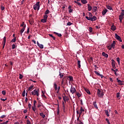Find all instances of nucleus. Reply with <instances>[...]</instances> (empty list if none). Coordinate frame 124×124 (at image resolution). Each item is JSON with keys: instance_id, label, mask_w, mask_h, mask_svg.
I'll return each instance as SVG.
<instances>
[{"instance_id": "1", "label": "nucleus", "mask_w": 124, "mask_h": 124, "mask_svg": "<svg viewBox=\"0 0 124 124\" xmlns=\"http://www.w3.org/2000/svg\"><path fill=\"white\" fill-rule=\"evenodd\" d=\"M31 95H36V96H39V89H35L31 93H30Z\"/></svg>"}, {"instance_id": "2", "label": "nucleus", "mask_w": 124, "mask_h": 124, "mask_svg": "<svg viewBox=\"0 0 124 124\" xmlns=\"http://www.w3.org/2000/svg\"><path fill=\"white\" fill-rule=\"evenodd\" d=\"M85 18L88 21H92V22H93V21H96V19H97L96 16H93L92 17H89V16H86Z\"/></svg>"}, {"instance_id": "3", "label": "nucleus", "mask_w": 124, "mask_h": 124, "mask_svg": "<svg viewBox=\"0 0 124 124\" xmlns=\"http://www.w3.org/2000/svg\"><path fill=\"white\" fill-rule=\"evenodd\" d=\"M39 3H40V2H37L33 6V9L34 10H39V8H40V5H39Z\"/></svg>"}, {"instance_id": "4", "label": "nucleus", "mask_w": 124, "mask_h": 124, "mask_svg": "<svg viewBox=\"0 0 124 124\" xmlns=\"http://www.w3.org/2000/svg\"><path fill=\"white\" fill-rule=\"evenodd\" d=\"M97 95L99 97H103V95H104V93H103V92L100 91V90L98 89L97 90Z\"/></svg>"}, {"instance_id": "5", "label": "nucleus", "mask_w": 124, "mask_h": 124, "mask_svg": "<svg viewBox=\"0 0 124 124\" xmlns=\"http://www.w3.org/2000/svg\"><path fill=\"white\" fill-rule=\"evenodd\" d=\"M115 37L116 39H117L120 42H123V40H122V38H121V37L120 36L118 35V34H117V33L115 34Z\"/></svg>"}, {"instance_id": "6", "label": "nucleus", "mask_w": 124, "mask_h": 124, "mask_svg": "<svg viewBox=\"0 0 124 124\" xmlns=\"http://www.w3.org/2000/svg\"><path fill=\"white\" fill-rule=\"evenodd\" d=\"M116 80L120 86H123V85L124 86V81H122V80L119 79L118 78H117Z\"/></svg>"}, {"instance_id": "7", "label": "nucleus", "mask_w": 124, "mask_h": 124, "mask_svg": "<svg viewBox=\"0 0 124 124\" xmlns=\"http://www.w3.org/2000/svg\"><path fill=\"white\" fill-rule=\"evenodd\" d=\"M84 112V109H81L79 111L78 110H77V114H79V117H78V118H79V117H80V115H81V113Z\"/></svg>"}, {"instance_id": "8", "label": "nucleus", "mask_w": 124, "mask_h": 124, "mask_svg": "<svg viewBox=\"0 0 124 124\" xmlns=\"http://www.w3.org/2000/svg\"><path fill=\"white\" fill-rule=\"evenodd\" d=\"M70 92L73 94V93H76V89L74 87H71L70 89Z\"/></svg>"}, {"instance_id": "9", "label": "nucleus", "mask_w": 124, "mask_h": 124, "mask_svg": "<svg viewBox=\"0 0 124 124\" xmlns=\"http://www.w3.org/2000/svg\"><path fill=\"white\" fill-rule=\"evenodd\" d=\"M111 65L112 66V68L114 69L116 68V63H115V60H111Z\"/></svg>"}, {"instance_id": "10", "label": "nucleus", "mask_w": 124, "mask_h": 124, "mask_svg": "<svg viewBox=\"0 0 124 124\" xmlns=\"http://www.w3.org/2000/svg\"><path fill=\"white\" fill-rule=\"evenodd\" d=\"M26 29V25H25L23 28L20 30V33L21 34V36H22V35H23V33L24 32V31H25V30Z\"/></svg>"}, {"instance_id": "11", "label": "nucleus", "mask_w": 124, "mask_h": 124, "mask_svg": "<svg viewBox=\"0 0 124 124\" xmlns=\"http://www.w3.org/2000/svg\"><path fill=\"white\" fill-rule=\"evenodd\" d=\"M94 73H95V74H96V75H97L98 76H100V77H101V78L102 79V78H103V75H101L100 74H99V73H98L97 71H94Z\"/></svg>"}, {"instance_id": "12", "label": "nucleus", "mask_w": 124, "mask_h": 124, "mask_svg": "<svg viewBox=\"0 0 124 124\" xmlns=\"http://www.w3.org/2000/svg\"><path fill=\"white\" fill-rule=\"evenodd\" d=\"M37 44L38 47H39V48H40L41 49H43V48H44L43 45L39 44L38 41L37 42Z\"/></svg>"}, {"instance_id": "13", "label": "nucleus", "mask_w": 124, "mask_h": 124, "mask_svg": "<svg viewBox=\"0 0 124 124\" xmlns=\"http://www.w3.org/2000/svg\"><path fill=\"white\" fill-rule=\"evenodd\" d=\"M119 19L120 20V23H122L123 19H124V16L120 15L119 16Z\"/></svg>"}, {"instance_id": "14", "label": "nucleus", "mask_w": 124, "mask_h": 124, "mask_svg": "<svg viewBox=\"0 0 124 124\" xmlns=\"http://www.w3.org/2000/svg\"><path fill=\"white\" fill-rule=\"evenodd\" d=\"M115 45H116V41H113V43H112L111 45H110V46H111V47L113 49H115Z\"/></svg>"}, {"instance_id": "15", "label": "nucleus", "mask_w": 124, "mask_h": 124, "mask_svg": "<svg viewBox=\"0 0 124 124\" xmlns=\"http://www.w3.org/2000/svg\"><path fill=\"white\" fill-rule=\"evenodd\" d=\"M107 11H108V10H107V9H105L104 10H103L102 11V14L103 16H104V15H105V14H106V13H107Z\"/></svg>"}, {"instance_id": "16", "label": "nucleus", "mask_w": 124, "mask_h": 124, "mask_svg": "<svg viewBox=\"0 0 124 124\" xmlns=\"http://www.w3.org/2000/svg\"><path fill=\"white\" fill-rule=\"evenodd\" d=\"M36 101L34 100L33 103V106L32 107V109H35L36 108Z\"/></svg>"}, {"instance_id": "17", "label": "nucleus", "mask_w": 124, "mask_h": 124, "mask_svg": "<svg viewBox=\"0 0 124 124\" xmlns=\"http://www.w3.org/2000/svg\"><path fill=\"white\" fill-rule=\"evenodd\" d=\"M70 82H73V77L72 76H68V78Z\"/></svg>"}, {"instance_id": "18", "label": "nucleus", "mask_w": 124, "mask_h": 124, "mask_svg": "<svg viewBox=\"0 0 124 124\" xmlns=\"http://www.w3.org/2000/svg\"><path fill=\"white\" fill-rule=\"evenodd\" d=\"M78 68H81V61L80 60L78 61Z\"/></svg>"}, {"instance_id": "19", "label": "nucleus", "mask_w": 124, "mask_h": 124, "mask_svg": "<svg viewBox=\"0 0 124 124\" xmlns=\"http://www.w3.org/2000/svg\"><path fill=\"white\" fill-rule=\"evenodd\" d=\"M87 6H88V11H91V10H92L93 7H92V6H91L90 5V4H88Z\"/></svg>"}, {"instance_id": "20", "label": "nucleus", "mask_w": 124, "mask_h": 124, "mask_svg": "<svg viewBox=\"0 0 124 124\" xmlns=\"http://www.w3.org/2000/svg\"><path fill=\"white\" fill-rule=\"evenodd\" d=\"M102 56L105 57V58H108V54H106L105 52H103L102 53Z\"/></svg>"}, {"instance_id": "21", "label": "nucleus", "mask_w": 124, "mask_h": 124, "mask_svg": "<svg viewBox=\"0 0 124 124\" xmlns=\"http://www.w3.org/2000/svg\"><path fill=\"white\" fill-rule=\"evenodd\" d=\"M42 104H41V103H38V104L37 105V108H42L41 107H42Z\"/></svg>"}, {"instance_id": "22", "label": "nucleus", "mask_w": 124, "mask_h": 124, "mask_svg": "<svg viewBox=\"0 0 124 124\" xmlns=\"http://www.w3.org/2000/svg\"><path fill=\"white\" fill-rule=\"evenodd\" d=\"M105 114H106L107 117L109 116V111L108 110H105Z\"/></svg>"}, {"instance_id": "23", "label": "nucleus", "mask_w": 124, "mask_h": 124, "mask_svg": "<svg viewBox=\"0 0 124 124\" xmlns=\"http://www.w3.org/2000/svg\"><path fill=\"white\" fill-rule=\"evenodd\" d=\"M66 78H67V79H68V76H64V77H63V78L62 79V84H63V82H64V79H66Z\"/></svg>"}, {"instance_id": "24", "label": "nucleus", "mask_w": 124, "mask_h": 124, "mask_svg": "<svg viewBox=\"0 0 124 124\" xmlns=\"http://www.w3.org/2000/svg\"><path fill=\"white\" fill-rule=\"evenodd\" d=\"M111 31H116V26H114V25H112L111 27Z\"/></svg>"}, {"instance_id": "25", "label": "nucleus", "mask_w": 124, "mask_h": 124, "mask_svg": "<svg viewBox=\"0 0 124 124\" xmlns=\"http://www.w3.org/2000/svg\"><path fill=\"white\" fill-rule=\"evenodd\" d=\"M81 1L83 4H86V3H88V1H87V0H81Z\"/></svg>"}, {"instance_id": "26", "label": "nucleus", "mask_w": 124, "mask_h": 124, "mask_svg": "<svg viewBox=\"0 0 124 124\" xmlns=\"http://www.w3.org/2000/svg\"><path fill=\"white\" fill-rule=\"evenodd\" d=\"M84 90L87 93H88V94H91V92H90L89 90L87 89V88H85Z\"/></svg>"}, {"instance_id": "27", "label": "nucleus", "mask_w": 124, "mask_h": 124, "mask_svg": "<svg viewBox=\"0 0 124 124\" xmlns=\"http://www.w3.org/2000/svg\"><path fill=\"white\" fill-rule=\"evenodd\" d=\"M54 33L55 34H56V35H57L59 37H61L62 36V34L57 33V32H54Z\"/></svg>"}, {"instance_id": "28", "label": "nucleus", "mask_w": 124, "mask_h": 124, "mask_svg": "<svg viewBox=\"0 0 124 124\" xmlns=\"http://www.w3.org/2000/svg\"><path fill=\"white\" fill-rule=\"evenodd\" d=\"M6 42V37H4L3 39V43H4V45H5Z\"/></svg>"}, {"instance_id": "29", "label": "nucleus", "mask_w": 124, "mask_h": 124, "mask_svg": "<svg viewBox=\"0 0 124 124\" xmlns=\"http://www.w3.org/2000/svg\"><path fill=\"white\" fill-rule=\"evenodd\" d=\"M88 18H92L93 17V14L91 12L88 13Z\"/></svg>"}, {"instance_id": "30", "label": "nucleus", "mask_w": 124, "mask_h": 124, "mask_svg": "<svg viewBox=\"0 0 124 124\" xmlns=\"http://www.w3.org/2000/svg\"><path fill=\"white\" fill-rule=\"evenodd\" d=\"M79 118L78 117V124H83V122H81V121L79 120Z\"/></svg>"}, {"instance_id": "31", "label": "nucleus", "mask_w": 124, "mask_h": 124, "mask_svg": "<svg viewBox=\"0 0 124 124\" xmlns=\"http://www.w3.org/2000/svg\"><path fill=\"white\" fill-rule=\"evenodd\" d=\"M59 76H60V78H62L63 77V73H62L61 72H59Z\"/></svg>"}, {"instance_id": "32", "label": "nucleus", "mask_w": 124, "mask_h": 124, "mask_svg": "<svg viewBox=\"0 0 124 124\" xmlns=\"http://www.w3.org/2000/svg\"><path fill=\"white\" fill-rule=\"evenodd\" d=\"M54 87L55 91H57V90H58V86L57 85V84H56V83L54 84Z\"/></svg>"}, {"instance_id": "33", "label": "nucleus", "mask_w": 124, "mask_h": 124, "mask_svg": "<svg viewBox=\"0 0 124 124\" xmlns=\"http://www.w3.org/2000/svg\"><path fill=\"white\" fill-rule=\"evenodd\" d=\"M93 106L95 108H96V109H98V108L97 107V105H96V102H93Z\"/></svg>"}, {"instance_id": "34", "label": "nucleus", "mask_w": 124, "mask_h": 124, "mask_svg": "<svg viewBox=\"0 0 124 124\" xmlns=\"http://www.w3.org/2000/svg\"><path fill=\"white\" fill-rule=\"evenodd\" d=\"M40 116L42 117L43 118H45V115L44 114V113L43 112L40 113Z\"/></svg>"}, {"instance_id": "35", "label": "nucleus", "mask_w": 124, "mask_h": 124, "mask_svg": "<svg viewBox=\"0 0 124 124\" xmlns=\"http://www.w3.org/2000/svg\"><path fill=\"white\" fill-rule=\"evenodd\" d=\"M42 23H46L47 22V19H45V18H43L41 19Z\"/></svg>"}, {"instance_id": "36", "label": "nucleus", "mask_w": 124, "mask_h": 124, "mask_svg": "<svg viewBox=\"0 0 124 124\" xmlns=\"http://www.w3.org/2000/svg\"><path fill=\"white\" fill-rule=\"evenodd\" d=\"M107 8L109 10H112V7L109 6V5H107Z\"/></svg>"}, {"instance_id": "37", "label": "nucleus", "mask_w": 124, "mask_h": 124, "mask_svg": "<svg viewBox=\"0 0 124 124\" xmlns=\"http://www.w3.org/2000/svg\"><path fill=\"white\" fill-rule=\"evenodd\" d=\"M16 42V37H15L14 39H13L11 42Z\"/></svg>"}, {"instance_id": "38", "label": "nucleus", "mask_w": 124, "mask_h": 124, "mask_svg": "<svg viewBox=\"0 0 124 124\" xmlns=\"http://www.w3.org/2000/svg\"><path fill=\"white\" fill-rule=\"evenodd\" d=\"M93 9L94 12H96V10H97V7H93Z\"/></svg>"}, {"instance_id": "39", "label": "nucleus", "mask_w": 124, "mask_h": 124, "mask_svg": "<svg viewBox=\"0 0 124 124\" xmlns=\"http://www.w3.org/2000/svg\"><path fill=\"white\" fill-rule=\"evenodd\" d=\"M117 62L119 65H120V58L118 57L116 58Z\"/></svg>"}, {"instance_id": "40", "label": "nucleus", "mask_w": 124, "mask_h": 124, "mask_svg": "<svg viewBox=\"0 0 124 124\" xmlns=\"http://www.w3.org/2000/svg\"><path fill=\"white\" fill-rule=\"evenodd\" d=\"M48 18V16H47V15H45L44 16V19L47 20Z\"/></svg>"}, {"instance_id": "41", "label": "nucleus", "mask_w": 124, "mask_h": 124, "mask_svg": "<svg viewBox=\"0 0 124 124\" xmlns=\"http://www.w3.org/2000/svg\"><path fill=\"white\" fill-rule=\"evenodd\" d=\"M2 94L3 95H5L6 94V92L5 91L3 90L2 91Z\"/></svg>"}, {"instance_id": "42", "label": "nucleus", "mask_w": 124, "mask_h": 124, "mask_svg": "<svg viewBox=\"0 0 124 124\" xmlns=\"http://www.w3.org/2000/svg\"><path fill=\"white\" fill-rule=\"evenodd\" d=\"M26 95V90L23 91L22 92V96H25Z\"/></svg>"}, {"instance_id": "43", "label": "nucleus", "mask_w": 124, "mask_h": 124, "mask_svg": "<svg viewBox=\"0 0 124 124\" xmlns=\"http://www.w3.org/2000/svg\"><path fill=\"white\" fill-rule=\"evenodd\" d=\"M33 88V85H31L28 88V91H30Z\"/></svg>"}, {"instance_id": "44", "label": "nucleus", "mask_w": 124, "mask_h": 124, "mask_svg": "<svg viewBox=\"0 0 124 124\" xmlns=\"http://www.w3.org/2000/svg\"><path fill=\"white\" fill-rule=\"evenodd\" d=\"M49 12V10H46L45 13V15H47V14H48Z\"/></svg>"}, {"instance_id": "45", "label": "nucleus", "mask_w": 124, "mask_h": 124, "mask_svg": "<svg viewBox=\"0 0 124 124\" xmlns=\"http://www.w3.org/2000/svg\"><path fill=\"white\" fill-rule=\"evenodd\" d=\"M78 97H80V96H81V94H80V93H76Z\"/></svg>"}, {"instance_id": "46", "label": "nucleus", "mask_w": 124, "mask_h": 124, "mask_svg": "<svg viewBox=\"0 0 124 124\" xmlns=\"http://www.w3.org/2000/svg\"><path fill=\"white\" fill-rule=\"evenodd\" d=\"M120 15H121L122 16H124V10H122V13Z\"/></svg>"}, {"instance_id": "47", "label": "nucleus", "mask_w": 124, "mask_h": 124, "mask_svg": "<svg viewBox=\"0 0 124 124\" xmlns=\"http://www.w3.org/2000/svg\"><path fill=\"white\" fill-rule=\"evenodd\" d=\"M116 97L117 98H119L120 97V93H117L116 94Z\"/></svg>"}, {"instance_id": "48", "label": "nucleus", "mask_w": 124, "mask_h": 124, "mask_svg": "<svg viewBox=\"0 0 124 124\" xmlns=\"http://www.w3.org/2000/svg\"><path fill=\"white\" fill-rule=\"evenodd\" d=\"M42 93H43V94L42 95V97H44V98H46V96H45V93H43V92Z\"/></svg>"}, {"instance_id": "49", "label": "nucleus", "mask_w": 124, "mask_h": 124, "mask_svg": "<svg viewBox=\"0 0 124 124\" xmlns=\"http://www.w3.org/2000/svg\"><path fill=\"white\" fill-rule=\"evenodd\" d=\"M63 99L64 101H65V102L66 101V100H67V97H63Z\"/></svg>"}, {"instance_id": "50", "label": "nucleus", "mask_w": 124, "mask_h": 124, "mask_svg": "<svg viewBox=\"0 0 124 124\" xmlns=\"http://www.w3.org/2000/svg\"><path fill=\"white\" fill-rule=\"evenodd\" d=\"M89 31H90L91 32H93V28L89 27Z\"/></svg>"}, {"instance_id": "51", "label": "nucleus", "mask_w": 124, "mask_h": 124, "mask_svg": "<svg viewBox=\"0 0 124 124\" xmlns=\"http://www.w3.org/2000/svg\"><path fill=\"white\" fill-rule=\"evenodd\" d=\"M112 46H108V50H111L112 49Z\"/></svg>"}, {"instance_id": "52", "label": "nucleus", "mask_w": 124, "mask_h": 124, "mask_svg": "<svg viewBox=\"0 0 124 124\" xmlns=\"http://www.w3.org/2000/svg\"><path fill=\"white\" fill-rule=\"evenodd\" d=\"M106 121H107V124H110V123H109V120L108 119H106Z\"/></svg>"}, {"instance_id": "53", "label": "nucleus", "mask_w": 124, "mask_h": 124, "mask_svg": "<svg viewBox=\"0 0 124 124\" xmlns=\"http://www.w3.org/2000/svg\"><path fill=\"white\" fill-rule=\"evenodd\" d=\"M71 25H72V23L70 22H68L67 24V26H71Z\"/></svg>"}, {"instance_id": "54", "label": "nucleus", "mask_w": 124, "mask_h": 124, "mask_svg": "<svg viewBox=\"0 0 124 124\" xmlns=\"http://www.w3.org/2000/svg\"><path fill=\"white\" fill-rule=\"evenodd\" d=\"M23 78V75H22L21 74H19V79H22Z\"/></svg>"}, {"instance_id": "55", "label": "nucleus", "mask_w": 124, "mask_h": 124, "mask_svg": "<svg viewBox=\"0 0 124 124\" xmlns=\"http://www.w3.org/2000/svg\"><path fill=\"white\" fill-rule=\"evenodd\" d=\"M15 47H16L15 44H13L12 49H14Z\"/></svg>"}, {"instance_id": "56", "label": "nucleus", "mask_w": 124, "mask_h": 124, "mask_svg": "<svg viewBox=\"0 0 124 124\" xmlns=\"http://www.w3.org/2000/svg\"><path fill=\"white\" fill-rule=\"evenodd\" d=\"M59 113H60V109H57V115H59Z\"/></svg>"}, {"instance_id": "57", "label": "nucleus", "mask_w": 124, "mask_h": 124, "mask_svg": "<svg viewBox=\"0 0 124 124\" xmlns=\"http://www.w3.org/2000/svg\"><path fill=\"white\" fill-rule=\"evenodd\" d=\"M30 32V27H28L27 29V33H29Z\"/></svg>"}, {"instance_id": "58", "label": "nucleus", "mask_w": 124, "mask_h": 124, "mask_svg": "<svg viewBox=\"0 0 124 124\" xmlns=\"http://www.w3.org/2000/svg\"><path fill=\"white\" fill-rule=\"evenodd\" d=\"M72 11H73V9H70L69 10V13H71V12H72Z\"/></svg>"}, {"instance_id": "59", "label": "nucleus", "mask_w": 124, "mask_h": 124, "mask_svg": "<svg viewBox=\"0 0 124 124\" xmlns=\"http://www.w3.org/2000/svg\"><path fill=\"white\" fill-rule=\"evenodd\" d=\"M26 122L27 124H31V122L29 121V120H27Z\"/></svg>"}, {"instance_id": "60", "label": "nucleus", "mask_w": 124, "mask_h": 124, "mask_svg": "<svg viewBox=\"0 0 124 124\" xmlns=\"http://www.w3.org/2000/svg\"><path fill=\"white\" fill-rule=\"evenodd\" d=\"M6 117V115H2V116H1V118H5Z\"/></svg>"}, {"instance_id": "61", "label": "nucleus", "mask_w": 124, "mask_h": 124, "mask_svg": "<svg viewBox=\"0 0 124 124\" xmlns=\"http://www.w3.org/2000/svg\"><path fill=\"white\" fill-rule=\"evenodd\" d=\"M1 10H4V7L1 6Z\"/></svg>"}, {"instance_id": "62", "label": "nucleus", "mask_w": 124, "mask_h": 124, "mask_svg": "<svg viewBox=\"0 0 124 124\" xmlns=\"http://www.w3.org/2000/svg\"><path fill=\"white\" fill-rule=\"evenodd\" d=\"M24 25H25V23L24 22H22L20 26L21 27H24Z\"/></svg>"}, {"instance_id": "63", "label": "nucleus", "mask_w": 124, "mask_h": 124, "mask_svg": "<svg viewBox=\"0 0 124 124\" xmlns=\"http://www.w3.org/2000/svg\"><path fill=\"white\" fill-rule=\"evenodd\" d=\"M109 81H110V82H113V78H109Z\"/></svg>"}, {"instance_id": "64", "label": "nucleus", "mask_w": 124, "mask_h": 124, "mask_svg": "<svg viewBox=\"0 0 124 124\" xmlns=\"http://www.w3.org/2000/svg\"><path fill=\"white\" fill-rule=\"evenodd\" d=\"M77 4L79 6H81V4H80V2H77Z\"/></svg>"}]
</instances>
